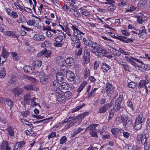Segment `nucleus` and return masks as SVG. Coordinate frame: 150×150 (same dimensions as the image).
Segmentation results:
<instances>
[{
  "label": "nucleus",
  "instance_id": "nucleus-40",
  "mask_svg": "<svg viewBox=\"0 0 150 150\" xmlns=\"http://www.w3.org/2000/svg\"><path fill=\"white\" fill-rule=\"evenodd\" d=\"M147 0H140L139 2L137 4L139 7H142L145 5L146 2Z\"/></svg>",
  "mask_w": 150,
  "mask_h": 150
},
{
  "label": "nucleus",
  "instance_id": "nucleus-48",
  "mask_svg": "<svg viewBox=\"0 0 150 150\" xmlns=\"http://www.w3.org/2000/svg\"><path fill=\"white\" fill-rule=\"evenodd\" d=\"M142 64L141 65H139L138 64H137V67H136L135 68L136 69H138L142 71H143L144 70V64H143V63H141Z\"/></svg>",
  "mask_w": 150,
  "mask_h": 150
},
{
  "label": "nucleus",
  "instance_id": "nucleus-55",
  "mask_svg": "<svg viewBox=\"0 0 150 150\" xmlns=\"http://www.w3.org/2000/svg\"><path fill=\"white\" fill-rule=\"evenodd\" d=\"M35 98H33L31 100V102H30V105L32 106H33L34 105H39V104L37 103L35 101Z\"/></svg>",
  "mask_w": 150,
  "mask_h": 150
},
{
  "label": "nucleus",
  "instance_id": "nucleus-50",
  "mask_svg": "<svg viewBox=\"0 0 150 150\" xmlns=\"http://www.w3.org/2000/svg\"><path fill=\"white\" fill-rule=\"evenodd\" d=\"M63 44L61 42H55L53 43V46L56 47H61L62 46Z\"/></svg>",
  "mask_w": 150,
  "mask_h": 150
},
{
  "label": "nucleus",
  "instance_id": "nucleus-15",
  "mask_svg": "<svg viewBox=\"0 0 150 150\" xmlns=\"http://www.w3.org/2000/svg\"><path fill=\"white\" fill-rule=\"evenodd\" d=\"M66 64L68 66H72L74 63V59L71 57H67L65 60Z\"/></svg>",
  "mask_w": 150,
  "mask_h": 150
},
{
  "label": "nucleus",
  "instance_id": "nucleus-7",
  "mask_svg": "<svg viewBox=\"0 0 150 150\" xmlns=\"http://www.w3.org/2000/svg\"><path fill=\"white\" fill-rule=\"evenodd\" d=\"M147 134L145 133L139 134L137 137V139L138 141H141V143L142 144H145L147 139Z\"/></svg>",
  "mask_w": 150,
  "mask_h": 150
},
{
  "label": "nucleus",
  "instance_id": "nucleus-24",
  "mask_svg": "<svg viewBox=\"0 0 150 150\" xmlns=\"http://www.w3.org/2000/svg\"><path fill=\"white\" fill-rule=\"evenodd\" d=\"M13 59L15 60H18L20 58V56L19 54L15 52H12L10 53Z\"/></svg>",
  "mask_w": 150,
  "mask_h": 150
},
{
  "label": "nucleus",
  "instance_id": "nucleus-42",
  "mask_svg": "<svg viewBox=\"0 0 150 150\" xmlns=\"http://www.w3.org/2000/svg\"><path fill=\"white\" fill-rule=\"evenodd\" d=\"M70 118V117H68V118L66 119L63 122H60L59 124L56 125L55 126V127L56 128H57L59 126H60L62 124H63L64 123H66L68 122H69V121L71 120H69V119Z\"/></svg>",
  "mask_w": 150,
  "mask_h": 150
},
{
  "label": "nucleus",
  "instance_id": "nucleus-21",
  "mask_svg": "<svg viewBox=\"0 0 150 150\" xmlns=\"http://www.w3.org/2000/svg\"><path fill=\"white\" fill-rule=\"evenodd\" d=\"M24 71L27 73L32 74L34 70V68L32 69L31 67L29 66H25L23 68Z\"/></svg>",
  "mask_w": 150,
  "mask_h": 150
},
{
  "label": "nucleus",
  "instance_id": "nucleus-25",
  "mask_svg": "<svg viewBox=\"0 0 150 150\" xmlns=\"http://www.w3.org/2000/svg\"><path fill=\"white\" fill-rule=\"evenodd\" d=\"M42 61L41 60H35L34 64L33 66L34 69H38L41 66Z\"/></svg>",
  "mask_w": 150,
  "mask_h": 150
},
{
  "label": "nucleus",
  "instance_id": "nucleus-8",
  "mask_svg": "<svg viewBox=\"0 0 150 150\" xmlns=\"http://www.w3.org/2000/svg\"><path fill=\"white\" fill-rule=\"evenodd\" d=\"M115 38L122 42L126 43L132 42L133 41V40L131 38H127L126 37L121 36H115Z\"/></svg>",
  "mask_w": 150,
  "mask_h": 150
},
{
  "label": "nucleus",
  "instance_id": "nucleus-5",
  "mask_svg": "<svg viewBox=\"0 0 150 150\" xmlns=\"http://www.w3.org/2000/svg\"><path fill=\"white\" fill-rule=\"evenodd\" d=\"M122 100V97H119L118 99L116 100L115 104L113 105V108L114 111L117 112L120 109H122L123 107L121 106Z\"/></svg>",
  "mask_w": 150,
  "mask_h": 150
},
{
  "label": "nucleus",
  "instance_id": "nucleus-17",
  "mask_svg": "<svg viewBox=\"0 0 150 150\" xmlns=\"http://www.w3.org/2000/svg\"><path fill=\"white\" fill-rule=\"evenodd\" d=\"M137 22L140 24H142L147 19L146 17L143 16L142 14L137 16Z\"/></svg>",
  "mask_w": 150,
  "mask_h": 150
},
{
  "label": "nucleus",
  "instance_id": "nucleus-61",
  "mask_svg": "<svg viewBox=\"0 0 150 150\" xmlns=\"http://www.w3.org/2000/svg\"><path fill=\"white\" fill-rule=\"evenodd\" d=\"M63 9L66 11H69L71 12V10L72 8H70L69 6H67V5H64L63 6Z\"/></svg>",
  "mask_w": 150,
  "mask_h": 150
},
{
  "label": "nucleus",
  "instance_id": "nucleus-18",
  "mask_svg": "<svg viewBox=\"0 0 150 150\" xmlns=\"http://www.w3.org/2000/svg\"><path fill=\"white\" fill-rule=\"evenodd\" d=\"M125 118H124V117H122V120L124 122V125L127 127L131 126L132 125V122L131 120H128L127 118L125 117Z\"/></svg>",
  "mask_w": 150,
  "mask_h": 150
},
{
  "label": "nucleus",
  "instance_id": "nucleus-13",
  "mask_svg": "<svg viewBox=\"0 0 150 150\" xmlns=\"http://www.w3.org/2000/svg\"><path fill=\"white\" fill-rule=\"evenodd\" d=\"M24 88L28 90H33L37 91L38 90V88L32 84L26 85L24 86Z\"/></svg>",
  "mask_w": 150,
  "mask_h": 150
},
{
  "label": "nucleus",
  "instance_id": "nucleus-38",
  "mask_svg": "<svg viewBox=\"0 0 150 150\" xmlns=\"http://www.w3.org/2000/svg\"><path fill=\"white\" fill-rule=\"evenodd\" d=\"M5 34L8 36H12L16 38L17 37V35L15 34L13 32L11 31H6L5 33Z\"/></svg>",
  "mask_w": 150,
  "mask_h": 150
},
{
  "label": "nucleus",
  "instance_id": "nucleus-59",
  "mask_svg": "<svg viewBox=\"0 0 150 150\" xmlns=\"http://www.w3.org/2000/svg\"><path fill=\"white\" fill-rule=\"evenodd\" d=\"M56 136V133L55 132H52L51 133L48 135V139H50L51 138L54 137Z\"/></svg>",
  "mask_w": 150,
  "mask_h": 150
},
{
  "label": "nucleus",
  "instance_id": "nucleus-60",
  "mask_svg": "<svg viewBox=\"0 0 150 150\" xmlns=\"http://www.w3.org/2000/svg\"><path fill=\"white\" fill-rule=\"evenodd\" d=\"M29 112L28 110L24 111L22 112V115L24 117H26L29 114Z\"/></svg>",
  "mask_w": 150,
  "mask_h": 150
},
{
  "label": "nucleus",
  "instance_id": "nucleus-2",
  "mask_svg": "<svg viewBox=\"0 0 150 150\" xmlns=\"http://www.w3.org/2000/svg\"><path fill=\"white\" fill-rule=\"evenodd\" d=\"M144 121V118L143 117V114L140 113L139 116L136 117L134 123L133 125L135 129L139 130L142 127V123Z\"/></svg>",
  "mask_w": 150,
  "mask_h": 150
},
{
  "label": "nucleus",
  "instance_id": "nucleus-6",
  "mask_svg": "<svg viewBox=\"0 0 150 150\" xmlns=\"http://www.w3.org/2000/svg\"><path fill=\"white\" fill-rule=\"evenodd\" d=\"M88 45L90 47L93 53H94L100 47L98 44L90 41L88 42Z\"/></svg>",
  "mask_w": 150,
  "mask_h": 150
},
{
  "label": "nucleus",
  "instance_id": "nucleus-43",
  "mask_svg": "<svg viewBox=\"0 0 150 150\" xmlns=\"http://www.w3.org/2000/svg\"><path fill=\"white\" fill-rule=\"evenodd\" d=\"M8 55V53L4 49V48H3L1 52V55L6 57H7Z\"/></svg>",
  "mask_w": 150,
  "mask_h": 150
},
{
  "label": "nucleus",
  "instance_id": "nucleus-54",
  "mask_svg": "<svg viewBox=\"0 0 150 150\" xmlns=\"http://www.w3.org/2000/svg\"><path fill=\"white\" fill-rule=\"evenodd\" d=\"M6 104L8 105L9 106L11 107L12 106L13 102V101L11 100L7 99L6 100Z\"/></svg>",
  "mask_w": 150,
  "mask_h": 150
},
{
  "label": "nucleus",
  "instance_id": "nucleus-23",
  "mask_svg": "<svg viewBox=\"0 0 150 150\" xmlns=\"http://www.w3.org/2000/svg\"><path fill=\"white\" fill-rule=\"evenodd\" d=\"M101 68L103 72H106L109 70L110 67V66L106 64L103 63L101 65Z\"/></svg>",
  "mask_w": 150,
  "mask_h": 150
},
{
  "label": "nucleus",
  "instance_id": "nucleus-29",
  "mask_svg": "<svg viewBox=\"0 0 150 150\" xmlns=\"http://www.w3.org/2000/svg\"><path fill=\"white\" fill-rule=\"evenodd\" d=\"M57 95V101L59 103L63 102L64 99V97L63 95V93Z\"/></svg>",
  "mask_w": 150,
  "mask_h": 150
},
{
  "label": "nucleus",
  "instance_id": "nucleus-16",
  "mask_svg": "<svg viewBox=\"0 0 150 150\" xmlns=\"http://www.w3.org/2000/svg\"><path fill=\"white\" fill-rule=\"evenodd\" d=\"M31 94L30 93H28L24 96V103L29 104L30 103V100L31 98Z\"/></svg>",
  "mask_w": 150,
  "mask_h": 150
},
{
  "label": "nucleus",
  "instance_id": "nucleus-34",
  "mask_svg": "<svg viewBox=\"0 0 150 150\" xmlns=\"http://www.w3.org/2000/svg\"><path fill=\"white\" fill-rule=\"evenodd\" d=\"M70 12L76 17H79L80 16V13L74 9H71Z\"/></svg>",
  "mask_w": 150,
  "mask_h": 150
},
{
  "label": "nucleus",
  "instance_id": "nucleus-20",
  "mask_svg": "<svg viewBox=\"0 0 150 150\" xmlns=\"http://www.w3.org/2000/svg\"><path fill=\"white\" fill-rule=\"evenodd\" d=\"M43 76H42L41 75H40V79L41 83L42 84H46L48 82L47 77L43 75Z\"/></svg>",
  "mask_w": 150,
  "mask_h": 150
},
{
  "label": "nucleus",
  "instance_id": "nucleus-52",
  "mask_svg": "<svg viewBox=\"0 0 150 150\" xmlns=\"http://www.w3.org/2000/svg\"><path fill=\"white\" fill-rule=\"evenodd\" d=\"M16 144L20 149L25 144V143L24 141H22L17 142Z\"/></svg>",
  "mask_w": 150,
  "mask_h": 150
},
{
  "label": "nucleus",
  "instance_id": "nucleus-11",
  "mask_svg": "<svg viewBox=\"0 0 150 150\" xmlns=\"http://www.w3.org/2000/svg\"><path fill=\"white\" fill-rule=\"evenodd\" d=\"M23 91V88L16 87L12 90V93L15 96H18L21 95Z\"/></svg>",
  "mask_w": 150,
  "mask_h": 150
},
{
  "label": "nucleus",
  "instance_id": "nucleus-36",
  "mask_svg": "<svg viewBox=\"0 0 150 150\" xmlns=\"http://www.w3.org/2000/svg\"><path fill=\"white\" fill-rule=\"evenodd\" d=\"M55 41L56 42H61L63 40V37L62 35H59V36L56 37L55 38Z\"/></svg>",
  "mask_w": 150,
  "mask_h": 150
},
{
  "label": "nucleus",
  "instance_id": "nucleus-31",
  "mask_svg": "<svg viewBox=\"0 0 150 150\" xmlns=\"http://www.w3.org/2000/svg\"><path fill=\"white\" fill-rule=\"evenodd\" d=\"M111 131L112 134L114 135L115 137H117V135L116 134V133L118 131L121 132H123V130L122 129H113L111 130Z\"/></svg>",
  "mask_w": 150,
  "mask_h": 150
},
{
  "label": "nucleus",
  "instance_id": "nucleus-26",
  "mask_svg": "<svg viewBox=\"0 0 150 150\" xmlns=\"http://www.w3.org/2000/svg\"><path fill=\"white\" fill-rule=\"evenodd\" d=\"M148 83L149 81L148 80H142L139 83L138 85V87H139V88H143L144 86L145 87H146V84H148Z\"/></svg>",
  "mask_w": 150,
  "mask_h": 150
},
{
  "label": "nucleus",
  "instance_id": "nucleus-35",
  "mask_svg": "<svg viewBox=\"0 0 150 150\" xmlns=\"http://www.w3.org/2000/svg\"><path fill=\"white\" fill-rule=\"evenodd\" d=\"M6 72L4 68L0 67V77L4 78L6 75Z\"/></svg>",
  "mask_w": 150,
  "mask_h": 150
},
{
  "label": "nucleus",
  "instance_id": "nucleus-27",
  "mask_svg": "<svg viewBox=\"0 0 150 150\" xmlns=\"http://www.w3.org/2000/svg\"><path fill=\"white\" fill-rule=\"evenodd\" d=\"M79 11L83 13L85 16H88L90 14L89 12L85 9V8L83 7L79 10Z\"/></svg>",
  "mask_w": 150,
  "mask_h": 150
},
{
  "label": "nucleus",
  "instance_id": "nucleus-62",
  "mask_svg": "<svg viewBox=\"0 0 150 150\" xmlns=\"http://www.w3.org/2000/svg\"><path fill=\"white\" fill-rule=\"evenodd\" d=\"M67 68V66L64 65H62L61 67V70L62 73H64L66 71Z\"/></svg>",
  "mask_w": 150,
  "mask_h": 150
},
{
  "label": "nucleus",
  "instance_id": "nucleus-53",
  "mask_svg": "<svg viewBox=\"0 0 150 150\" xmlns=\"http://www.w3.org/2000/svg\"><path fill=\"white\" fill-rule=\"evenodd\" d=\"M64 96L68 99H69L71 97V93L69 91L65 92L64 93Z\"/></svg>",
  "mask_w": 150,
  "mask_h": 150
},
{
  "label": "nucleus",
  "instance_id": "nucleus-51",
  "mask_svg": "<svg viewBox=\"0 0 150 150\" xmlns=\"http://www.w3.org/2000/svg\"><path fill=\"white\" fill-rule=\"evenodd\" d=\"M90 71L89 70L88 68L85 69V71L84 73V77L85 79L87 78L90 75Z\"/></svg>",
  "mask_w": 150,
  "mask_h": 150
},
{
  "label": "nucleus",
  "instance_id": "nucleus-1",
  "mask_svg": "<svg viewBox=\"0 0 150 150\" xmlns=\"http://www.w3.org/2000/svg\"><path fill=\"white\" fill-rule=\"evenodd\" d=\"M71 28L73 31V35H72L71 30L68 28H64L63 30L66 32V34L70 37L72 41V44L76 47L79 48L80 43L79 40H81L85 33L81 31L75 25H71Z\"/></svg>",
  "mask_w": 150,
  "mask_h": 150
},
{
  "label": "nucleus",
  "instance_id": "nucleus-3",
  "mask_svg": "<svg viewBox=\"0 0 150 150\" xmlns=\"http://www.w3.org/2000/svg\"><path fill=\"white\" fill-rule=\"evenodd\" d=\"M114 87L113 85L109 83H107L106 86L103 89L104 93H106L108 96H111L114 93Z\"/></svg>",
  "mask_w": 150,
  "mask_h": 150
},
{
  "label": "nucleus",
  "instance_id": "nucleus-58",
  "mask_svg": "<svg viewBox=\"0 0 150 150\" xmlns=\"http://www.w3.org/2000/svg\"><path fill=\"white\" fill-rule=\"evenodd\" d=\"M90 135L92 137H97L98 135L96 132H93V130H90L89 132Z\"/></svg>",
  "mask_w": 150,
  "mask_h": 150
},
{
  "label": "nucleus",
  "instance_id": "nucleus-57",
  "mask_svg": "<svg viewBox=\"0 0 150 150\" xmlns=\"http://www.w3.org/2000/svg\"><path fill=\"white\" fill-rule=\"evenodd\" d=\"M67 140L66 137L65 136L63 137L60 140L59 143L61 144L65 143Z\"/></svg>",
  "mask_w": 150,
  "mask_h": 150
},
{
  "label": "nucleus",
  "instance_id": "nucleus-10",
  "mask_svg": "<svg viewBox=\"0 0 150 150\" xmlns=\"http://www.w3.org/2000/svg\"><path fill=\"white\" fill-rule=\"evenodd\" d=\"M107 52L106 50L102 49L100 47H99L94 54L96 55L101 57L105 54Z\"/></svg>",
  "mask_w": 150,
  "mask_h": 150
},
{
  "label": "nucleus",
  "instance_id": "nucleus-30",
  "mask_svg": "<svg viewBox=\"0 0 150 150\" xmlns=\"http://www.w3.org/2000/svg\"><path fill=\"white\" fill-rule=\"evenodd\" d=\"M6 130L8 133L9 134L11 137H13L14 136V131L13 129L11 127H9L6 129Z\"/></svg>",
  "mask_w": 150,
  "mask_h": 150
},
{
  "label": "nucleus",
  "instance_id": "nucleus-22",
  "mask_svg": "<svg viewBox=\"0 0 150 150\" xmlns=\"http://www.w3.org/2000/svg\"><path fill=\"white\" fill-rule=\"evenodd\" d=\"M89 54L88 52L85 54L83 56V64H87L90 61V58L89 57Z\"/></svg>",
  "mask_w": 150,
  "mask_h": 150
},
{
  "label": "nucleus",
  "instance_id": "nucleus-4",
  "mask_svg": "<svg viewBox=\"0 0 150 150\" xmlns=\"http://www.w3.org/2000/svg\"><path fill=\"white\" fill-rule=\"evenodd\" d=\"M114 102V99L112 100L110 103L106 104L104 105L100 106L99 108L98 112L100 113H104L109 108H111Z\"/></svg>",
  "mask_w": 150,
  "mask_h": 150
},
{
  "label": "nucleus",
  "instance_id": "nucleus-46",
  "mask_svg": "<svg viewBox=\"0 0 150 150\" xmlns=\"http://www.w3.org/2000/svg\"><path fill=\"white\" fill-rule=\"evenodd\" d=\"M137 85L136 83L133 82H131L128 83V86L130 88H134Z\"/></svg>",
  "mask_w": 150,
  "mask_h": 150
},
{
  "label": "nucleus",
  "instance_id": "nucleus-14",
  "mask_svg": "<svg viewBox=\"0 0 150 150\" xmlns=\"http://www.w3.org/2000/svg\"><path fill=\"white\" fill-rule=\"evenodd\" d=\"M45 37L43 35L38 34H35L33 36L34 40L36 41H41L45 39Z\"/></svg>",
  "mask_w": 150,
  "mask_h": 150
},
{
  "label": "nucleus",
  "instance_id": "nucleus-63",
  "mask_svg": "<svg viewBox=\"0 0 150 150\" xmlns=\"http://www.w3.org/2000/svg\"><path fill=\"white\" fill-rule=\"evenodd\" d=\"M119 51L120 53L125 55H129V53L128 52H125L121 48H119Z\"/></svg>",
  "mask_w": 150,
  "mask_h": 150
},
{
  "label": "nucleus",
  "instance_id": "nucleus-49",
  "mask_svg": "<svg viewBox=\"0 0 150 150\" xmlns=\"http://www.w3.org/2000/svg\"><path fill=\"white\" fill-rule=\"evenodd\" d=\"M7 57L1 55L0 58V65H2L6 60Z\"/></svg>",
  "mask_w": 150,
  "mask_h": 150
},
{
  "label": "nucleus",
  "instance_id": "nucleus-19",
  "mask_svg": "<svg viewBox=\"0 0 150 150\" xmlns=\"http://www.w3.org/2000/svg\"><path fill=\"white\" fill-rule=\"evenodd\" d=\"M69 117L70 118L69 119V120H71L69 122L71 121V122L70 123H69L68 124H67L65 125V129H68L70 127H71V126L76 124V120L73 119V118L71 117Z\"/></svg>",
  "mask_w": 150,
  "mask_h": 150
},
{
  "label": "nucleus",
  "instance_id": "nucleus-45",
  "mask_svg": "<svg viewBox=\"0 0 150 150\" xmlns=\"http://www.w3.org/2000/svg\"><path fill=\"white\" fill-rule=\"evenodd\" d=\"M63 75L60 73H57L56 74V78L59 81H62L63 79Z\"/></svg>",
  "mask_w": 150,
  "mask_h": 150
},
{
  "label": "nucleus",
  "instance_id": "nucleus-12",
  "mask_svg": "<svg viewBox=\"0 0 150 150\" xmlns=\"http://www.w3.org/2000/svg\"><path fill=\"white\" fill-rule=\"evenodd\" d=\"M66 76L67 80L69 81H73L74 79V74L71 71L68 70L66 71Z\"/></svg>",
  "mask_w": 150,
  "mask_h": 150
},
{
  "label": "nucleus",
  "instance_id": "nucleus-33",
  "mask_svg": "<svg viewBox=\"0 0 150 150\" xmlns=\"http://www.w3.org/2000/svg\"><path fill=\"white\" fill-rule=\"evenodd\" d=\"M51 45V43L49 41H45L41 44V46L42 47H48Z\"/></svg>",
  "mask_w": 150,
  "mask_h": 150
},
{
  "label": "nucleus",
  "instance_id": "nucleus-64",
  "mask_svg": "<svg viewBox=\"0 0 150 150\" xmlns=\"http://www.w3.org/2000/svg\"><path fill=\"white\" fill-rule=\"evenodd\" d=\"M55 93H56V94L57 95V94H60L62 93H63L62 92V91L60 88H59V87L56 88V89L55 91Z\"/></svg>",
  "mask_w": 150,
  "mask_h": 150
},
{
  "label": "nucleus",
  "instance_id": "nucleus-47",
  "mask_svg": "<svg viewBox=\"0 0 150 150\" xmlns=\"http://www.w3.org/2000/svg\"><path fill=\"white\" fill-rule=\"evenodd\" d=\"M98 125L97 124H92L89 125L87 128L88 130H92L94 129Z\"/></svg>",
  "mask_w": 150,
  "mask_h": 150
},
{
  "label": "nucleus",
  "instance_id": "nucleus-9",
  "mask_svg": "<svg viewBox=\"0 0 150 150\" xmlns=\"http://www.w3.org/2000/svg\"><path fill=\"white\" fill-rule=\"evenodd\" d=\"M9 144L6 141H3L0 146V150H11Z\"/></svg>",
  "mask_w": 150,
  "mask_h": 150
},
{
  "label": "nucleus",
  "instance_id": "nucleus-41",
  "mask_svg": "<svg viewBox=\"0 0 150 150\" xmlns=\"http://www.w3.org/2000/svg\"><path fill=\"white\" fill-rule=\"evenodd\" d=\"M110 50L111 52H113L117 56H119L120 55V54L119 53V50H116L114 48L110 47Z\"/></svg>",
  "mask_w": 150,
  "mask_h": 150
},
{
  "label": "nucleus",
  "instance_id": "nucleus-39",
  "mask_svg": "<svg viewBox=\"0 0 150 150\" xmlns=\"http://www.w3.org/2000/svg\"><path fill=\"white\" fill-rule=\"evenodd\" d=\"M44 56L46 57H50L51 54V52L50 50H48L46 49L44 50Z\"/></svg>",
  "mask_w": 150,
  "mask_h": 150
},
{
  "label": "nucleus",
  "instance_id": "nucleus-44",
  "mask_svg": "<svg viewBox=\"0 0 150 150\" xmlns=\"http://www.w3.org/2000/svg\"><path fill=\"white\" fill-rule=\"evenodd\" d=\"M61 88L64 90H67L69 88L68 84L66 83L63 82L61 85Z\"/></svg>",
  "mask_w": 150,
  "mask_h": 150
},
{
  "label": "nucleus",
  "instance_id": "nucleus-56",
  "mask_svg": "<svg viewBox=\"0 0 150 150\" xmlns=\"http://www.w3.org/2000/svg\"><path fill=\"white\" fill-rule=\"evenodd\" d=\"M83 130V129L80 128L75 129L74 130V134H77Z\"/></svg>",
  "mask_w": 150,
  "mask_h": 150
},
{
  "label": "nucleus",
  "instance_id": "nucleus-32",
  "mask_svg": "<svg viewBox=\"0 0 150 150\" xmlns=\"http://www.w3.org/2000/svg\"><path fill=\"white\" fill-rule=\"evenodd\" d=\"M146 33V32L145 28L144 27H143L140 28L138 35L140 37H143Z\"/></svg>",
  "mask_w": 150,
  "mask_h": 150
},
{
  "label": "nucleus",
  "instance_id": "nucleus-28",
  "mask_svg": "<svg viewBox=\"0 0 150 150\" xmlns=\"http://www.w3.org/2000/svg\"><path fill=\"white\" fill-rule=\"evenodd\" d=\"M86 84L87 82L86 81H83L82 82L79 86L77 90V91L79 93L81 92Z\"/></svg>",
  "mask_w": 150,
  "mask_h": 150
},
{
  "label": "nucleus",
  "instance_id": "nucleus-37",
  "mask_svg": "<svg viewBox=\"0 0 150 150\" xmlns=\"http://www.w3.org/2000/svg\"><path fill=\"white\" fill-rule=\"evenodd\" d=\"M27 24L30 26H33L36 23V22L34 19L30 20L26 22Z\"/></svg>",
  "mask_w": 150,
  "mask_h": 150
}]
</instances>
